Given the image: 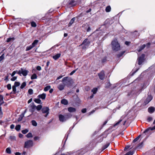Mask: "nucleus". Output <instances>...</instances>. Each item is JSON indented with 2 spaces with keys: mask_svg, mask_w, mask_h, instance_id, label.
Here are the masks:
<instances>
[{
  "mask_svg": "<svg viewBox=\"0 0 155 155\" xmlns=\"http://www.w3.org/2000/svg\"><path fill=\"white\" fill-rule=\"evenodd\" d=\"M111 46L114 51H117L120 50V46L117 39L114 40L112 41Z\"/></svg>",
  "mask_w": 155,
  "mask_h": 155,
  "instance_id": "1",
  "label": "nucleus"
},
{
  "mask_svg": "<svg viewBox=\"0 0 155 155\" xmlns=\"http://www.w3.org/2000/svg\"><path fill=\"white\" fill-rule=\"evenodd\" d=\"M72 115L70 113H67L65 115L60 114L59 115V120L61 122H65L71 118Z\"/></svg>",
  "mask_w": 155,
  "mask_h": 155,
  "instance_id": "2",
  "label": "nucleus"
},
{
  "mask_svg": "<svg viewBox=\"0 0 155 155\" xmlns=\"http://www.w3.org/2000/svg\"><path fill=\"white\" fill-rule=\"evenodd\" d=\"M71 79L68 77L64 78L62 79V81L63 83L65 85L68 86V85L70 84Z\"/></svg>",
  "mask_w": 155,
  "mask_h": 155,
  "instance_id": "3",
  "label": "nucleus"
},
{
  "mask_svg": "<svg viewBox=\"0 0 155 155\" xmlns=\"http://www.w3.org/2000/svg\"><path fill=\"white\" fill-rule=\"evenodd\" d=\"M90 43V41H88L87 39H85L82 44L81 45H83L82 49H84L87 48L89 46Z\"/></svg>",
  "mask_w": 155,
  "mask_h": 155,
  "instance_id": "4",
  "label": "nucleus"
},
{
  "mask_svg": "<svg viewBox=\"0 0 155 155\" xmlns=\"http://www.w3.org/2000/svg\"><path fill=\"white\" fill-rule=\"evenodd\" d=\"M49 109L48 107H44L42 109L41 111L43 114H46L45 115V117H47L49 113Z\"/></svg>",
  "mask_w": 155,
  "mask_h": 155,
  "instance_id": "5",
  "label": "nucleus"
},
{
  "mask_svg": "<svg viewBox=\"0 0 155 155\" xmlns=\"http://www.w3.org/2000/svg\"><path fill=\"white\" fill-rule=\"evenodd\" d=\"M36 108V106L33 103L30 104V108L29 110L30 112L32 113L31 115H33L34 114V111Z\"/></svg>",
  "mask_w": 155,
  "mask_h": 155,
  "instance_id": "6",
  "label": "nucleus"
},
{
  "mask_svg": "<svg viewBox=\"0 0 155 155\" xmlns=\"http://www.w3.org/2000/svg\"><path fill=\"white\" fill-rule=\"evenodd\" d=\"M32 141L31 140H28L25 143V147L27 148L32 146Z\"/></svg>",
  "mask_w": 155,
  "mask_h": 155,
  "instance_id": "7",
  "label": "nucleus"
},
{
  "mask_svg": "<svg viewBox=\"0 0 155 155\" xmlns=\"http://www.w3.org/2000/svg\"><path fill=\"white\" fill-rule=\"evenodd\" d=\"M144 54H142L140 57L138 58V64H141L143 61L144 58Z\"/></svg>",
  "mask_w": 155,
  "mask_h": 155,
  "instance_id": "8",
  "label": "nucleus"
},
{
  "mask_svg": "<svg viewBox=\"0 0 155 155\" xmlns=\"http://www.w3.org/2000/svg\"><path fill=\"white\" fill-rule=\"evenodd\" d=\"M100 79L101 80H103L105 77L104 72V71H102L98 74Z\"/></svg>",
  "mask_w": 155,
  "mask_h": 155,
  "instance_id": "9",
  "label": "nucleus"
},
{
  "mask_svg": "<svg viewBox=\"0 0 155 155\" xmlns=\"http://www.w3.org/2000/svg\"><path fill=\"white\" fill-rule=\"evenodd\" d=\"M152 99V97L151 95H148L146 99L144 101L145 104H147L149 103Z\"/></svg>",
  "mask_w": 155,
  "mask_h": 155,
  "instance_id": "10",
  "label": "nucleus"
},
{
  "mask_svg": "<svg viewBox=\"0 0 155 155\" xmlns=\"http://www.w3.org/2000/svg\"><path fill=\"white\" fill-rule=\"evenodd\" d=\"M65 85L63 84H60L58 86V88L60 91L63 90L65 87Z\"/></svg>",
  "mask_w": 155,
  "mask_h": 155,
  "instance_id": "11",
  "label": "nucleus"
},
{
  "mask_svg": "<svg viewBox=\"0 0 155 155\" xmlns=\"http://www.w3.org/2000/svg\"><path fill=\"white\" fill-rule=\"evenodd\" d=\"M155 129V125L153 127H149L147 129H146L144 132V133H145L148 132L150 130H153Z\"/></svg>",
  "mask_w": 155,
  "mask_h": 155,
  "instance_id": "12",
  "label": "nucleus"
},
{
  "mask_svg": "<svg viewBox=\"0 0 155 155\" xmlns=\"http://www.w3.org/2000/svg\"><path fill=\"white\" fill-rule=\"evenodd\" d=\"M21 70H22V74L24 76H26L28 71L27 70L24 69L22 68H21Z\"/></svg>",
  "mask_w": 155,
  "mask_h": 155,
  "instance_id": "13",
  "label": "nucleus"
},
{
  "mask_svg": "<svg viewBox=\"0 0 155 155\" xmlns=\"http://www.w3.org/2000/svg\"><path fill=\"white\" fill-rule=\"evenodd\" d=\"M46 96V94L45 93H43L42 94L39 95L38 97L39 98H41L43 100H44Z\"/></svg>",
  "mask_w": 155,
  "mask_h": 155,
  "instance_id": "14",
  "label": "nucleus"
},
{
  "mask_svg": "<svg viewBox=\"0 0 155 155\" xmlns=\"http://www.w3.org/2000/svg\"><path fill=\"white\" fill-rule=\"evenodd\" d=\"M68 110L70 112H73L75 111L76 109L74 108L70 107L68 108Z\"/></svg>",
  "mask_w": 155,
  "mask_h": 155,
  "instance_id": "15",
  "label": "nucleus"
},
{
  "mask_svg": "<svg viewBox=\"0 0 155 155\" xmlns=\"http://www.w3.org/2000/svg\"><path fill=\"white\" fill-rule=\"evenodd\" d=\"M61 54L60 53L57 54L53 56V58L55 60L58 59L61 56Z\"/></svg>",
  "mask_w": 155,
  "mask_h": 155,
  "instance_id": "16",
  "label": "nucleus"
},
{
  "mask_svg": "<svg viewBox=\"0 0 155 155\" xmlns=\"http://www.w3.org/2000/svg\"><path fill=\"white\" fill-rule=\"evenodd\" d=\"M61 103L65 105H67L68 102L67 100L65 99H63L61 101Z\"/></svg>",
  "mask_w": 155,
  "mask_h": 155,
  "instance_id": "17",
  "label": "nucleus"
},
{
  "mask_svg": "<svg viewBox=\"0 0 155 155\" xmlns=\"http://www.w3.org/2000/svg\"><path fill=\"white\" fill-rule=\"evenodd\" d=\"M4 103L3 97L2 95L0 94V105Z\"/></svg>",
  "mask_w": 155,
  "mask_h": 155,
  "instance_id": "18",
  "label": "nucleus"
},
{
  "mask_svg": "<svg viewBox=\"0 0 155 155\" xmlns=\"http://www.w3.org/2000/svg\"><path fill=\"white\" fill-rule=\"evenodd\" d=\"M155 110L154 107H149L148 109V111L150 113H153Z\"/></svg>",
  "mask_w": 155,
  "mask_h": 155,
  "instance_id": "19",
  "label": "nucleus"
},
{
  "mask_svg": "<svg viewBox=\"0 0 155 155\" xmlns=\"http://www.w3.org/2000/svg\"><path fill=\"white\" fill-rule=\"evenodd\" d=\"M75 18L74 17L71 19L68 24L69 26H70L73 23L74 21L75 20Z\"/></svg>",
  "mask_w": 155,
  "mask_h": 155,
  "instance_id": "20",
  "label": "nucleus"
},
{
  "mask_svg": "<svg viewBox=\"0 0 155 155\" xmlns=\"http://www.w3.org/2000/svg\"><path fill=\"white\" fill-rule=\"evenodd\" d=\"M16 87L14 85L12 87V92H13V93L14 94H16L17 92H18V91H17Z\"/></svg>",
  "mask_w": 155,
  "mask_h": 155,
  "instance_id": "21",
  "label": "nucleus"
},
{
  "mask_svg": "<svg viewBox=\"0 0 155 155\" xmlns=\"http://www.w3.org/2000/svg\"><path fill=\"white\" fill-rule=\"evenodd\" d=\"M38 41L37 40H35L31 44V45L33 47H34L37 44Z\"/></svg>",
  "mask_w": 155,
  "mask_h": 155,
  "instance_id": "22",
  "label": "nucleus"
},
{
  "mask_svg": "<svg viewBox=\"0 0 155 155\" xmlns=\"http://www.w3.org/2000/svg\"><path fill=\"white\" fill-rule=\"evenodd\" d=\"M34 101L38 104H40L41 103V101L39 98L35 99Z\"/></svg>",
  "mask_w": 155,
  "mask_h": 155,
  "instance_id": "23",
  "label": "nucleus"
},
{
  "mask_svg": "<svg viewBox=\"0 0 155 155\" xmlns=\"http://www.w3.org/2000/svg\"><path fill=\"white\" fill-rule=\"evenodd\" d=\"M110 144L109 143H107L105 145H104L102 148V150L103 151L105 149L107 148L109 146Z\"/></svg>",
  "mask_w": 155,
  "mask_h": 155,
  "instance_id": "24",
  "label": "nucleus"
},
{
  "mask_svg": "<svg viewBox=\"0 0 155 155\" xmlns=\"http://www.w3.org/2000/svg\"><path fill=\"white\" fill-rule=\"evenodd\" d=\"M21 125L19 124H18L15 127V130L17 131H19L20 130L21 128Z\"/></svg>",
  "mask_w": 155,
  "mask_h": 155,
  "instance_id": "25",
  "label": "nucleus"
},
{
  "mask_svg": "<svg viewBox=\"0 0 155 155\" xmlns=\"http://www.w3.org/2000/svg\"><path fill=\"white\" fill-rule=\"evenodd\" d=\"M146 46V45L144 44L141 46L139 48V49L138 50V51L139 52L141 50H142Z\"/></svg>",
  "mask_w": 155,
  "mask_h": 155,
  "instance_id": "26",
  "label": "nucleus"
},
{
  "mask_svg": "<svg viewBox=\"0 0 155 155\" xmlns=\"http://www.w3.org/2000/svg\"><path fill=\"white\" fill-rule=\"evenodd\" d=\"M42 108V106L41 105H39L37 106H36V109L38 110L39 111Z\"/></svg>",
  "mask_w": 155,
  "mask_h": 155,
  "instance_id": "27",
  "label": "nucleus"
},
{
  "mask_svg": "<svg viewBox=\"0 0 155 155\" xmlns=\"http://www.w3.org/2000/svg\"><path fill=\"white\" fill-rule=\"evenodd\" d=\"M26 84L25 82H24L22 83L20 86V88L21 89H23L26 86Z\"/></svg>",
  "mask_w": 155,
  "mask_h": 155,
  "instance_id": "28",
  "label": "nucleus"
},
{
  "mask_svg": "<svg viewBox=\"0 0 155 155\" xmlns=\"http://www.w3.org/2000/svg\"><path fill=\"white\" fill-rule=\"evenodd\" d=\"M51 88V86L50 85H48L45 87L44 89V91H48Z\"/></svg>",
  "mask_w": 155,
  "mask_h": 155,
  "instance_id": "29",
  "label": "nucleus"
},
{
  "mask_svg": "<svg viewBox=\"0 0 155 155\" xmlns=\"http://www.w3.org/2000/svg\"><path fill=\"white\" fill-rule=\"evenodd\" d=\"M37 78V76L35 74H33L31 77V79L32 80L36 79Z\"/></svg>",
  "mask_w": 155,
  "mask_h": 155,
  "instance_id": "30",
  "label": "nucleus"
},
{
  "mask_svg": "<svg viewBox=\"0 0 155 155\" xmlns=\"http://www.w3.org/2000/svg\"><path fill=\"white\" fill-rule=\"evenodd\" d=\"M111 7L110 6H108L106 7L105 11L107 12H109L110 11Z\"/></svg>",
  "mask_w": 155,
  "mask_h": 155,
  "instance_id": "31",
  "label": "nucleus"
},
{
  "mask_svg": "<svg viewBox=\"0 0 155 155\" xmlns=\"http://www.w3.org/2000/svg\"><path fill=\"white\" fill-rule=\"evenodd\" d=\"M15 40V38H8L7 40V42H9L11 41H13Z\"/></svg>",
  "mask_w": 155,
  "mask_h": 155,
  "instance_id": "32",
  "label": "nucleus"
},
{
  "mask_svg": "<svg viewBox=\"0 0 155 155\" xmlns=\"http://www.w3.org/2000/svg\"><path fill=\"white\" fill-rule=\"evenodd\" d=\"M97 91V88L96 87L94 88L91 91L93 94H95L96 93Z\"/></svg>",
  "mask_w": 155,
  "mask_h": 155,
  "instance_id": "33",
  "label": "nucleus"
},
{
  "mask_svg": "<svg viewBox=\"0 0 155 155\" xmlns=\"http://www.w3.org/2000/svg\"><path fill=\"white\" fill-rule=\"evenodd\" d=\"M31 123L32 125L34 126H36L37 125V124L35 120H32L31 121Z\"/></svg>",
  "mask_w": 155,
  "mask_h": 155,
  "instance_id": "34",
  "label": "nucleus"
},
{
  "mask_svg": "<svg viewBox=\"0 0 155 155\" xmlns=\"http://www.w3.org/2000/svg\"><path fill=\"white\" fill-rule=\"evenodd\" d=\"M6 152L7 153H8V154H10L11 153V150L10 148L8 147L6 148Z\"/></svg>",
  "mask_w": 155,
  "mask_h": 155,
  "instance_id": "35",
  "label": "nucleus"
},
{
  "mask_svg": "<svg viewBox=\"0 0 155 155\" xmlns=\"http://www.w3.org/2000/svg\"><path fill=\"white\" fill-rule=\"evenodd\" d=\"M144 86H145V84H143V85L142 84L141 85V86H142L143 87H142V88L140 90H139L138 92H135V94H136L137 95V94H138L139 93H140L141 92L142 89H143V87H144Z\"/></svg>",
  "mask_w": 155,
  "mask_h": 155,
  "instance_id": "36",
  "label": "nucleus"
},
{
  "mask_svg": "<svg viewBox=\"0 0 155 155\" xmlns=\"http://www.w3.org/2000/svg\"><path fill=\"white\" fill-rule=\"evenodd\" d=\"M33 47H32V46L31 45H30L29 46H28L27 47L26 49V51H28L30 50H31V49H32Z\"/></svg>",
  "mask_w": 155,
  "mask_h": 155,
  "instance_id": "37",
  "label": "nucleus"
},
{
  "mask_svg": "<svg viewBox=\"0 0 155 155\" xmlns=\"http://www.w3.org/2000/svg\"><path fill=\"white\" fill-rule=\"evenodd\" d=\"M20 83L18 82H15L14 86L15 87L19 86L20 85Z\"/></svg>",
  "mask_w": 155,
  "mask_h": 155,
  "instance_id": "38",
  "label": "nucleus"
},
{
  "mask_svg": "<svg viewBox=\"0 0 155 155\" xmlns=\"http://www.w3.org/2000/svg\"><path fill=\"white\" fill-rule=\"evenodd\" d=\"M26 137L27 138L32 137V135L31 133H29L26 135Z\"/></svg>",
  "mask_w": 155,
  "mask_h": 155,
  "instance_id": "39",
  "label": "nucleus"
},
{
  "mask_svg": "<svg viewBox=\"0 0 155 155\" xmlns=\"http://www.w3.org/2000/svg\"><path fill=\"white\" fill-rule=\"evenodd\" d=\"M122 120V119H120V120L118 121L116 123H115L114 125V127H115L116 126H117V125H118L120 123Z\"/></svg>",
  "mask_w": 155,
  "mask_h": 155,
  "instance_id": "40",
  "label": "nucleus"
},
{
  "mask_svg": "<svg viewBox=\"0 0 155 155\" xmlns=\"http://www.w3.org/2000/svg\"><path fill=\"white\" fill-rule=\"evenodd\" d=\"M28 130L27 129H25V130H23L22 131V133L24 134H25L28 132Z\"/></svg>",
  "mask_w": 155,
  "mask_h": 155,
  "instance_id": "41",
  "label": "nucleus"
},
{
  "mask_svg": "<svg viewBox=\"0 0 155 155\" xmlns=\"http://www.w3.org/2000/svg\"><path fill=\"white\" fill-rule=\"evenodd\" d=\"M28 92L29 94L31 95L33 94V91L31 89H30L28 90Z\"/></svg>",
  "mask_w": 155,
  "mask_h": 155,
  "instance_id": "42",
  "label": "nucleus"
},
{
  "mask_svg": "<svg viewBox=\"0 0 155 155\" xmlns=\"http://www.w3.org/2000/svg\"><path fill=\"white\" fill-rule=\"evenodd\" d=\"M140 135H139L138 137H137L136 138L133 140V142H136L140 137Z\"/></svg>",
  "mask_w": 155,
  "mask_h": 155,
  "instance_id": "43",
  "label": "nucleus"
},
{
  "mask_svg": "<svg viewBox=\"0 0 155 155\" xmlns=\"http://www.w3.org/2000/svg\"><path fill=\"white\" fill-rule=\"evenodd\" d=\"M4 58V54H3L0 57V62L2 61Z\"/></svg>",
  "mask_w": 155,
  "mask_h": 155,
  "instance_id": "44",
  "label": "nucleus"
},
{
  "mask_svg": "<svg viewBox=\"0 0 155 155\" xmlns=\"http://www.w3.org/2000/svg\"><path fill=\"white\" fill-rule=\"evenodd\" d=\"M31 26L33 27H35L36 26L35 23L34 21L32 22L31 23Z\"/></svg>",
  "mask_w": 155,
  "mask_h": 155,
  "instance_id": "45",
  "label": "nucleus"
},
{
  "mask_svg": "<svg viewBox=\"0 0 155 155\" xmlns=\"http://www.w3.org/2000/svg\"><path fill=\"white\" fill-rule=\"evenodd\" d=\"M17 73L20 75L21 76V74H22V70H21V68L19 71H17Z\"/></svg>",
  "mask_w": 155,
  "mask_h": 155,
  "instance_id": "46",
  "label": "nucleus"
},
{
  "mask_svg": "<svg viewBox=\"0 0 155 155\" xmlns=\"http://www.w3.org/2000/svg\"><path fill=\"white\" fill-rule=\"evenodd\" d=\"M7 87L8 89L9 90L11 89V85L10 84H8L7 85Z\"/></svg>",
  "mask_w": 155,
  "mask_h": 155,
  "instance_id": "47",
  "label": "nucleus"
},
{
  "mask_svg": "<svg viewBox=\"0 0 155 155\" xmlns=\"http://www.w3.org/2000/svg\"><path fill=\"white\" fill-rule=\"evenodd\" d=\"M124 52H125L124 51H123L120 54H118L117 55V57H120L124 54Z\"/></svg>",
  "mask_w": 155,
  "mask_h": 155,
  "instance_id": "48",
  "label": "nucleus"
},
{
  "mask_svg": "<svg viewBox=\"0 0 155 155\" xmlns=\"http://www.w3.org/2000/svg\"><path fill=\"white\" fill-rule=\"evenodd\" d=\"M84 89L85 90L87 91H88L90 90V88L88 86L85 87Z\"/></svg>",
  "mask_w": 155,
  "mask_h": 155,
  "instance_id": "49",
  "label": "nucleus"
},
{
  "mask_svg": "<svg viewBox=\"0 0 155 155\" xmlns=\"http://www.w3.org/2000/svg\"><path fill=\"white\" fill-rule=\"evenodd\" d=\"M143 144V142H141L137 146V147H138L139 148L141 147L142 146Z\"/></svg>",
  "mask_w": 155,
  "mask_h": 155,
  "instance_id": "50",
  "label": "nucleus"
},
{
  "mask_svg": "<svg viewBox=\"0 0 155 155\" xmlns=\"http://www.w3.org/2000/svg\"><path fill=\"white\" fill-rule=\"evenodd\" d=\"M16 73H17V71H14L11 74V76L13 77Z\"/></svg>",
  "mask_w": 155,
  "mask_h": 155,
  "instance_id": "51",
  "label": "nucleus"
},
{
  "mask_svg": "<svg viewBox=\"0 0 155 155\" xmlns=\"http://www.w3.org/2000/svg\"><path fill=\"white\" fill-rule=\"evenodd\" d=\"M17 79V77H13L11 79V80L12 81H15Z\"/></svg>",
  "mask_w": 155,
  "mask_h": 155,
  "instance_id": "52",
  "label": "nucleus"
},
{
  "mask_svg": "<svg viewBox=\"0 0 155 155\" xmlns=\"http://www.w3.org/2000/svg\"><path fill=\"white\" fill-rule=\"evenodd\" d=\"M39 139V137H35L34 138V139L35 140H38Z\"/></svg>",
  "mask_w": 155,
  "mask_h": 155,
  "instance_id": "53",
  "label": "nucleus"
},
{
  "mask_svg": "<svg viewBox=\"0 0 155 155\" xmlns=\"http://www.w3.org/2000/svg\"><path fill=\"white\" fill-rule=\"evenodd\" d=\"M36 69L38 71H40L41 70V67L40 66H37Z\"/></svg>",
  "mask_w": 155,
  "mask_h": 155,
  "instance_id": "54",
  "label": "nucleus"
},
{
  "mask_svg": "<svg viewBox=\"0 0 155 155\" xmlns=\"http://www.w3.org/2000/svg\"><path fill=\"white\" fill-rule=\"evenodd\" d=\"M81 112L83 113H85L86 112V109L85 108L81 110Z\"/></svg>",
  "mask_w": 155,
  "mask_h": 155,
  "instance_id": "55",
  "label": "nucleus"
},
{
  "mask_svg": "<svg viewBox=\"0 0 155 155\" xmlns=\"http://www.w3.org/2000/svg\"><path fill=\"white\" fill-rule=\"evenodd\" d=\"M152 120V118L151 117H148L147 118V120L148 122L151 121Z\"/></svg>",
  "mask_w": 155,
  "mask_h": 155,
  "instance_id": "56",
  "label": "nucleus"
},
{
  "mask_svg": "<svg viewBox=\"0 0 155 155\" xmlns=\"http://www.w3.org/2000/svg\"><path fill=\"white\" fill-rule=\"evenodd\" d=\"M76 70H74L73 71H72L70 73V75H73L76 72Z\"/></svg>",
  "mask_w": 155,
  "mask_h": 155,
  "instance_id": "57",
  "label": "nucleus"
},
{
  "mask_svg": "<svg viewBox=\"0 0 155 155\" xmlns=\"http://www.w3.org/2000/svg\"><path fill=\"white\" fill-rule=\"evenodd\" d=\"M14 127H15V125L13 124L11 125L10 126V128L11 129H14Z\"/></svg>",
  "mask_w": 155,
  "mask_h": 155,
  "instance_id": "58",
  "label": "nucleus"
},
{
  "mask_svg": "<svg viewBox=\"0 0 155 155\" xmlns=\"http://www.w3.org/2000/svg\"><path fill=\"white\" fill-rule=\"evenodd\" d=\"M75 3V1H71L70 3H69V4L71 5H73V4L74 3Z\"/></svg>",
  "mask_w": 155,
  "mask_h": 155,
  "instance_id": "59",
  "label": "nucleus"
},
{
  "mask_svg": "<svg viewBox=\"0 0 155 155\" xmlns=\"http://www.w3.org/2000/svg\"><path fill=\"white\" fill-rule=\"evenodd\" d=\"M130 146H126V147H125V148H124V150H126L127 149H128V148H130Z\"/></svg>",
  "mask_w": 155,
  "mask_h": 155,
  "instance_id": "60",
  "label": "nucleus"
},
{
  "mask_svg": "<svg viewBox=\"0 0 155 155\" xmlns=\"http://www.w3.org/2000/svg\"><path fill=\"white\" fill-rule=\"evenodd\" d=\"M23 135L21 133L19 134V137L20 138H22V137H23Z\"/></svg>",
  "mask_w": 155,
  "mask_h": 155,
  "instance_id": "61",
  "label": "nucleus"
},
{
  "mask_svg": "<svg viewBox=\"0 0 155 155\" xmlns=\"http://www.w3.org/2000/svg\"><path fill=\"white\" fill-rule=\"evenodd\" d=\"M63 77V76H60L58 77L56 79V80H59L61 78Z\"/></svg>",
  "mask_w": 155,
  "mask_h": 155,
  "instance_id": "62",
  "label": "nucleus"
},
{
  "mask_svg": "<svg viewBox=\"0 0 155 155\" xmlns=\"http://www.w3.org/2000/svg\"><path fill=\"white\" fill-rule=\"evenodd\" d=\"M150 43H148L147 44H146V46L147 47V48H148L150 46Z\"/></svg>",
  "mask_w": 155,
  "mask_h": 155,
  "instance_id": "63",
  "label": "nucleus"
},
{
  "mask_svg": "<svg viewBox=\"0 0 155 155\" xmlns=\"http://www.w3.org/2000/svg\"><path fill=\"white\" fill-rule=\"evenodd\" d=\"M91 30V28L90 27H88L87 30V32Z\"/></svg>",
  "mask_w": 155,
  "mask_h": 155,
  "instance_id": "64",
  "label": "nucleus"
}]
</instances>
